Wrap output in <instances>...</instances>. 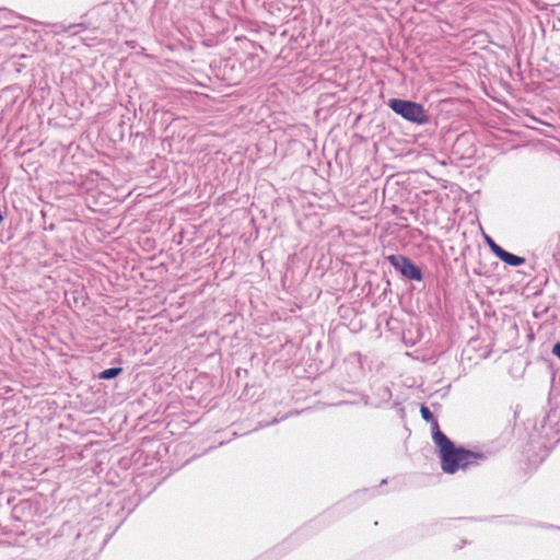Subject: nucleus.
Masks as SVG:
<instances>
[{
	"instance_id": "obj_1",
	"label": "nucleus",
	"mask_w": 560,
	"mask_h": 560,
	"mask_svg": "<svg viewBox=\"0 0 560 560\" xmlns=\"http://www.w3.org/2000/svg\"><path fill=\"white\" fill-rule=\"evenodd\" d=\"M432 440L439 448L442 470L446 474H455L459 469H466L471 465H477L485 458L482 453L472 452L462 446H456L434 422Z\"/></svg>"
},
{
	"instance_id": "obj_2",
	"label": "nucleus",
	"mask_w": 560,
	"mask_h": 560,
	"mask_svg": "<svg viewBox=\"0 0 560 560\" xmlns=\"http://www.w3.org/2000/svg\"><path fill=\"white\" fill-rule=\"evenodd\" d=\"M388 106L395 114L412 124L425 125L429 122L427 110L419 103L401 98H390Z\"/></svg>"
},
{
	"instance_id": "obj_3",
	"label": "nucleus",
	"mask_w": 560,
	"mask_h": 560,
	"mask_svg": "<svg viewBox=\"0 0 560 560\" xmlns=\"http://www.w3.org/2000/svg\"><path fill=\"white\" fill-rule=\"evenodd\" d=\"M387 260L405 278L416 281L422 280V272L420 268L415 265L408 257L402 255H390L387 257Z\"/></svg>"
},
{
	"instance_id": "obj_4",
	"label": "nucleus",
	"mask_w": 560,
	"mask_h": 560,
	"mask_svg": "<svg viewBox=\"0 0 560 560\" xmlns=\"http://www.w3.org/2000/svg\"><path fill=\"white\" fill-rule=\"evenodd\" d=\"M498 258L513 267H518L525 262L524 257L514 255L505 249H503L502 252H498Z\"/></svg>"
},
{
	"instance_id": "obj_5",
	"label": "nucleus",
	"mask_w": 560,
	"mask_h": 560,
	"mask_svg": "<svg viewBox=\"0 0 560 560\" xmlns=\"http://www.w3.org/2000/svg\"><path fill=\"white\" fill-rule=\"evenodd\" d=\"M122 372L121 368H109L100 373L98 377L102 380H113Z\"/></svg>"
},
{
	"instance_id": "obj_6",
	"label": "nucleus",
	"mask_w": 560,
	"mask_h": 560,
	"mask_svg": "<svg viewBox=\"0 0 560 560\" xmlns=\"http://www.w3.org/2000/svg\"><path fill=\"white\" fill-rule=\"evenodd\" d=\"M420 412H421V417L424 421L432 422V428L434 427V422L438 423V421L434 419L433 413L431 412V410L428 407L421 406Z\"/></svg>"
},
{
	"instance_id": "obj_7",
	"label": "nucleus",
	"mask_w": 560,
	"mask_h": 560,
	"mask_svg": "<svg viewBox=\"0 0 560 560\" xmlns=\"http://www.w3.org/2000/svg\"><path fill=\"white\" fill-rule=\"evenodd\" d=\"M487 243L491 249V252L498 257V252H502L504 248H502L500 245H498L492 238L487 237Z\"/></svg>"
},
{
	"instance_id": "obj_8",
	"label": "nucleus",
	"mask_w": 560,
	"mask_h": 560,
	"mask_svg": "<svg viewBox=\"0 0 560 560\" xmlns=\"http://www.w3.org/2000/svg\"><path fill=\"white\" fill-rule=\"evenodd\" d=\"M552 354L560 359V342L553 345Z\"/></svg>"
}]
</instances>
